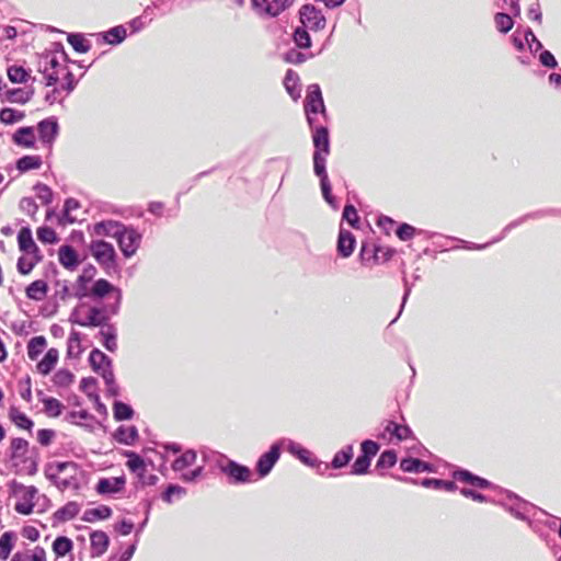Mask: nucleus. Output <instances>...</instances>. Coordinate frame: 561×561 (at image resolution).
I'll return each instance as SVG.
<instances>
[{"label":"nucleus","instance_id":"obj_18","mask_svg":"<svg viewBox=\"0 0 561 561\" xmlns=\"http://www.w3.org/2000/svg\"><path fill=\"white\" fill-rule=\"evenodd\" d=\"M455 480L470 484L479 489H489L492 483L479 476L473 474L469 470L458 469L453 473Z\"/></svg>","mask_w":561,"mask_h":561},{"label":"nucleus","instance_id":"obj_23","mask_svg":"<svg viewBox=\"0 0 561 561\" xmlns=\"http://www.w3.org/2000/svg\"><path fill=\"white\" fill-rule=\"evenodd\" d=\"M535 216H536L535 214H528V215H526V216H524V217H520V218H518V219H516V220H514V221L510 222V224H508V225L503 229L502 234H501L499 238H496V239H494L493 241H491V242H488V243H484V244H478V243H472V242H468V241H461V242L463 243V245H462V247H463L465 249H468V250H482V249L486 248L489 244H491V243H494V242H497V241L502 240V239L505 237V234H506L508 231H511L513 228H515V227H517V226L522 225V224H523V222H525L528 218H533V217H535Z\"/></svg>","mask_w":561,"mask_h":561},{"label":"nucleus","instance_id":"obj_2","mask_svg":"<svg viewBox=\"0 0 561 561\" xmlns=\"http://www.w3.org/2000/svg\"><path fill=\"white\" fill-rule=\"evenodd\" d=\"M10 458L16 474L34 476L38 471L39 453L36 447L28 450V442L24 438H12Z\"/></svg>","mask_w":561,"mask_h":561},{"label":"nucleus","instance_id":"obj_4","mask_svg":"<svg viewBox=\"0 0 561 561\" xmlns=\"http://www.w3.org/2000/svg\"><path fill=\"white\" fill-rule=\"evenodd\" d=\"M217 466L227 476L230 484H244L251 481L252 471L249 467L241 465L219 454Z\"/></svg>","mask_w":561,"mask_h":561},{"label":"nucleus","instance_id":"obj_19","mask_svg":"<svg viewBox=\"0 0 561 561\" xmlns=\"http://www.w3.org/2000/svg\"><path fill=\"white\" fill-rule=\"evenodd\" d=\"M58 259L60 264L69 271H75L80 264L78 252L69 244H64L59 248Z\"/></svg>","mask_w":561,"mask_h":561},{"label":"nucleus","instance_id":"obj_1","mask_svg":"<svg viewBox=\"0 0 561 561\" xmlns=\"http://www.w3.org/2000/svg\"><path fill=\"white\" fill-rule=\"evenodd\" d=\"M312 131V144H313V172L319 178L320 187L324 201L336 208L335 198L332 195V187L327 173V158L330 154V135L327 126L313 123V126H309Z\"/></svg>","mask_w":561,"mask_h":561},{"label":"nucleus","instance_id":"obj_24","mask_svg":"<svg viewBox=\"0 0 561 561\" xmlns=\"http://www.w3.org/2000/svg\"><path fill=\"white\" fill-rule=\"evenodd\" d=\"M139 434L138 430L135 425L131 426H124L121 425L116 428V431L113 434V438L123 445L133 446L136 440L138 439Z\"/></svg>","mask_w":561,"mask_h":561},{"label":"nucleus","instance_id":"obj_13","mask_svg":"<svg viewBox=\"0 0 561 561\" xmlns=\"http://www.w3.org/2000/svg\"><path fill=\"white\" fill-rule=\"evenodd\" d=\"M110 310H107V305L102 308L91 307L89 309L88 317L84 320H75L80 327H106L108 325Z\"/></svg>","mask_w":561,"mask_h":561},{"label":"nucleus","instance_id":"obj_29","mask_svg":"<svg viewBox=\"0 0 561 561\" xmlns=\"http://www.w3.org/2000/svg\"><path fill=\"white\" fill-rule=\"evenodd\" d=\"M37 70L43 73L46 85H55L59 81L57 71H48V53L44 51L38 56Z\"/></svg>","mask_w":561,"mask_h":561},{"label":"nucleus","instance_id":"obj_37","mask_svg":"<svg viewBox=\"0 0 561 561\" xmlns=\"http://www.w3.org/2000/svg\"><path fill=\"white\" fill-rule=\"evenodd\" d=\"M299 76L296 71L288 69L284 78V87L293 100L300 98Z\"/></svg>","mask_w":561,"mask_h":561},{"label":"nucleus","instance_id":"obj_54","mask_svg":"<svg viewBox=\"0 0 561 561\" xmlns=\"http://www.w3.org/2000/svg\"><path fill=\"white\" fill-rule=\"evenodd\" d=\"M25 117L24 112L16 111L11 107H3L0 111V122L5 125H12L21 122Z\"/></svg>","mask_w":561,"mask_h":561},{"label":"nucleus","instance_id":"obj_10","mask_svg":"<svg viewBox=\"0 0 561 561\" xmlns=\"http://www.w3.org/2000/svg\"><path fill=\"white\" fill-rule=\"evenodd\" d=\"M38 138L44 147L51 148L58 134L59 124L55 116L47 117L37 124Z\"/></svg>","mask_w":561,"mask_h":561},{"label":"nucleus","instance_id":"obj_45","mask_svg":"<svg viewBox=\"0 0 561 561\" xmlns=\"http://www.w3.org/2000/svg\"><path fill=\"white\" fill-rule=\"evenodd\" d=\"M421 485L424 488H432L435 490H445L448 492H453L457 489V485L454 481L436 479V478H424L421 481Z\"/></svg>","mask_w":561,"mask_h":561},{"label":"nucleus","instance_id":"obj_51","mask_svg":"<svg viewBox=\"0 0 561 561\" xmlns=\"http://www.w3.org/2000/svg\"><path fill=\"white\" fill-rule=\"evenodd\" d=\"M73 549V542L66 536H58L53 542V551L56 557H65Z\"/></svg>","mask_w":561,"mask_h":561},{"label":"nucleus","instance_id":"obj_16","mask_svg":"<svg viewBox=\"0 0 561 561\" xmlns=\"http://www.w3.org/2000/svg\"><path fill=\"white\" fill-rule=\"evenodd\" d=\"M124 224L116 220H102L93 226L94 234L99 237H111L116 241L119 237L121 231H124Z\"/></svg>","mask_w":561,"mask_h":561},{"label":"nucleus","instance_id":"obj_31","mask_svg":"<svg viewBox=\"0 0 561 561\" xmlns=\"http://www.w3.org/2000/svg\"><path fill=\"white\" fill-rule=\"evenodd\" d=\"M89 363L91 368L98 374L104 369V367L112 366V359L99 348H93L89 355Z\"/></svg>","mask_w":561,"mask_h":561},{"label":"nucleus","instance_id":"obj_46","mask_svg":"<svg viewBox=\"0 0 561 561\" xmlns=\"http://www.w3.org/2000/svg\"><path fill=\"white\" fill-rule=\"evenodd\" d=\"M46 339L43 335L33 336L27 342V356L30 359L35 360L39 354L43 353V351L46 347Z\"/></svg>","mask_w":561,"mask_h":561},{"label":"nucleus","instance_id":"obj_53","mask_svg":"<svg viewBox=\"0 0 561 561\" xmlns=\"http://www.w3.org/2000/svg\"><path fill=\"white\" fill-rule=\"evenodd\" d=\"M7 75L12 83H25L30 78L28 71L24 67L16 65L10 66L7 69Z\"/></svg>","mask_w":561,"mask_h":561},{"label":"nucleus","instance_id":"obj_61","mask_svg":"<svg viewBox=\"0 0 561 561\" xmlns=\"http://www.w3.org/2000/svg\"><path fill=\"white\" fill-rule=\"evenodd\" d=\"M45 412L53 417H57L62 412V404L59 400L48 397L43 399Z\"/></svg>","mask_w":561,"mask_h":561},{"label":"nucleus","instance_id":"obj_5","mask_svg":"<svg viewBox=\"0 0 561 561\" xmlns=\"http://www.w3.org/2000/svg\"><path fill=\"white\" fill-rule=\"evenodd\" d=\"M110 294H114V301L107 304V310H110L111 314H117L121 309L123 294H122L121 288L114 286L108 280H106L104 278H100V279L95 280L93 283L91 289L89 290L88 297H92L94 299H101Z\"/></svg>","mask_w":561,"mask_h":561},{"label":"nucleus","instance_id":"obj_17","mask_svg":"<svg viewBox=\"0 0 561 561\" xmlns=\"http://www.w3.org/2000/svg\"><path fill=\"white\" fill-rule=\"evenodd\" d=\"M355 244L356 240L354 234L351 231L341 228L336 244L337 254L343 259L350 257L354 252Z\"/></svg>","mask_w":561,"mask_h":561},{"label":"nucleus","instance_id":"obj_38","mask_svg":"<svg viewBox=\"0 0 561 561\" xmlns=\"http://www.w3.org/2000/svg\"><path fill=\"white\" fill-rule=\"evenodd\" d=\"M112 516V508L107 505H99L94 508L87 510L82 515V520L94 523L101 519H107Z\"/></svg>","mask_w":561,"mask_h":561},{"label":"nucleus","instance_id":"obj_14","mask_svg":"<svg viewBox=\"0 0 561 561\" xmlns=\"http://www.w3.org/2000/svg\"><path fill=\"white\" fill-rule=\"evenodd\" d=\"M96 275V268L92 264L83 267L82 273L78 276L73 287V296L78 299H83L89 296L88 285L93 280Z\"/></svg>","mask_w":561,"mask_h":561},{"label":"nucleus","instance_id":"obj_35","mask_svg":"<svg viewBox=\"0 0 561 561\" xmlns=\"http://www.w3.org/2000/svg\"><path fill=\"white\" fill-rule=\"evenodd\" d=\"M9 419L10 421L21 430H25L31 432L34 422L23 412H21L16 407H11L9 410Z\"/></svg>","mask_w":561,"mask_h":561},{"label":"nucleus","instance_id":"obj_33","mask_svg":"<svg viewBox=\"0 0 561 561\" xmlns=\"http://www.w3.org/2000/svg\"><path fill=\"white\" fill-rule=\"evenodd\" d=\"M353 455H354V451H353V446L352 445H346L345 447H343L341 450H339L330 465H325V468H333V469H342L344 467H346L350 461L352 460L353 458Z\"/></svg>","mask_w":561,"mask_h":561},{"label":"nucleus","instance_id":"obj_20","mask_svg":"<svg viewBox=\"0 0 561 561\" xmlns=\"http://www.w3.org/2000/svg\"><path fill=\"white\" fill-rule=\"evenodd\" d=\"M400 469L410 473L433 472L434 466L419 458L405 457L400 461Z\"/></svg>","mask_w":561,"mask_h":561},{"label":"nucleus","instance_id":"obj_60","mask_svg":"<svg viewBox=\"0 0 561 561\" xmlns=\"http://www.w3.org/2000/svg\"><path fill=\"white\" fill-rule=\"evenodd\" d=\"M75 375L68 369H59L55 373L53 381L57 387H68L73 382Z\"/></svg>","mask_w":561,"mask_h":561},{"label":"nucleus","instance_id":"obj_57","mask_svg":"<svg viewBox=\"0 0 561 561\" xmlns=\"http://www.w3.org/2000/svg\"><path fill=\"white\" fill-rule=\"evenodd\" d=\"M98 380L94 377H84L80 381V389L90 399L99 401V394L96 393Z\"/></svg>","mask_w":561,"mask_h":561},{"label":"nucleus","instance_id":"obj_22","mask_svg":"<svg viewBox=\"0 0 561 561\" xmlns=\"http://www.w3.org/2000/svg\"><path fill=\"white\" fill-rule=\"evenodd\" d=\"M18 243L19 249L23 253H39V249L36 245L33 236L32 230L30 227H22L20 231L18 232Z\"/></svg>","mask_w":561,"mask_h":561},{"label":"nucleus","instance_id":"obj_44","mask_svg":"<svg viewBox=\"0 0 561 561\" xmlns=\"http://www.w3.org/2000/svg\"><path fill=\"white\" fill-rule=\"evenodd\" d=\"M79 207L80 203L76 198H67L64 204L62 215L58 219L59 224L66 226L68 224L76 222L77 219L71 216V211L78 209Z\"/></svg>","mask_w":561,"mask_h":561},{"label":"nucleus","instance_id":"obj_56","mask_svg":"<svg viewBox=\"0 0 561 561\" xmlns=\"http://www.w3.org/2000/svg\"><path fill=\"white\" fill-rule=\"evenodd\" d=\"M293 39L298 48L306 49L311 46V37L304 25L294 31Z\"/></svg>","mask_w":561,"mask_h":561},{"label":"nucleus","instance_id":"obj_15","mask_svg":"<svg viewBox=\"0 0 561 561\" xmlns=\"http://www.w3.org/2000/svg\"><path fill=\"white\" fill-rule=\"evenodd\" d=\"M125 484V476L101 478L95 485V491L101 495L116 494L124 490Z\"/></svg>","mask_w":561,"mask_h":561},{"label":"nucleus","instance_id":"obj_36","mask_svg":"<svg viewBox=\"0 0 561 561\" xmlns=\"http://www.w3.org/2000/svg\"><path fill=\"white\" fill-rule=\"evenodd\" d=\"M30 257L20 256L16 263V268L20 274L27 275L32 272L37 263L43 260V255L39 253H25Z\"/></svg>","mask_w":561,"mask_h":561},{"label":"nucleus","instance_id":"obj_52","mask_svg":"<svg viewBox=\"0 0 561 561\" xmlns=\"http://www.w3.org/2000/svg\"><path fill=\"white\" fill-rule=\"evenodd\" d=\"M81 333L78 331H71L68 343H67V355L71 358H77L80 356L81 350Z\"/></svg>","mask_w":561,"mask_h":561},{"label":"nucleus","instance_id":"obj_58","mask_svg":"<svg viewBox=\"0 0 561 561\" xmlns=\"http://www.w3.org/2000/svg\"><path fill=\"white\" fill-rule=\"evenodd\" d=\"M33 190L36 192V196L37 198L44 204V205H49L53 203V199H54V193L51 191V188L44 184V183H36L34 186H33Z\"/></svg>","mask_w":561,"mask_h":561},{"label":"nucleus","instance_id":"obj_49","mask_svg":"<svg viewBox=\"0 0 561 561\" xmlns=\"http://www.w3.org/2000/svg\"><path fill=\"white\" fill-rule=\"evenodd\" d=\"M293 3L294 0H272L271 4L264 8V14L270 18H276L290 8Z\"/></svg>","mask_w":561,"mask_h":561},{"label":"nucleus","instance_id":"obj_28","mask_svg":"<svg viewBox=\"0 0 561 561\" xmlns=\"http://www.w3.org/2000/svg\"><path fill=\"white\" fill-rule=\"evenodd\" d=\"M79 512L80 505L77 502L71 501L68 502L62 507L58 508L54 513L53 518L55 523H65L75 518L79 514Z\"/></svg>","mask_w":561,"mask_h":561},{"label":"nucleus","instance_id":"obj_21","mask_svg":"<svg viewBox=\"0 0 561 561\" xmlns=\"http://www.w3.org/2000/svg\"><path fill=\"white\" fill-rule=\"evenodd\" d=\"M12 140L16 146L23 148H34L36 138L32 126L20 127L12 136Z\"/></svg>","mask_w":561,"mask_h":561},{"label":"nucleus","instance_id":"obj_63","mask_svg":"<svg viewBox=\"0 0 561 561\" xmlns=\"http://www.w3.org/2000/svg\"><path fill=\"white\" fill-rule=\"evenodd\" d=\"M186 494L185 488L179 485V484H169L164 492L162 493L161 497L165 503L171 504L173 502V496L176 495L178 497H182Z\"/></svg>","mask_w":561,"mask_h":561},{"label":"nucleus","instance_id":"obj_7","mask_svg":"<svg viewBox=\"0 0 561 561\" xmlns=\"http://www.w3.org/2000/svg\"><path fill=\"white\" fill-rule=\"evenodd\" d=\"M283 447L284 444L282 438L273 443L270 449L259 457L255 463V471L260 478H265L267 474H270V472L272 471V469L274 468V466L276 465L280 457V451Z\"/></svg>","mask_w":561,"mask_h":561},{"label":"nucleus","instance_id":"obj_25","mask_svg":"<svg viewBox=\"0 0 561 561\" xmlns=\"http://www.w3.org/2000/svg\"><path fill=\"white\" fill-rule=\"evenodd\" d=\"M90 540L93 557H100L106 552L110 545V538L106 533L102 530H94L90 535Z\"/></svg>","mask_w":561,"mask_h":561},{"label":"nucleus","instance_id":"obj_64","mask_svg":"<svg viewBox=\"0 0 561 561\" xmlns=\"http://www.w3.org/2000/svg\"><path fill=\"white\" fill-rule=\"evenodd\" d=\"M37 239L45 244H54L58 241L56 231L47 226L37 229Z\"/></svg>","mask_w":561,"mask_h":561},{"label":"nucleus","instance_id":"obj_27","mask_svg":"<svg viewBox=\"0 0 561 561\" xmlns=\"http://www.w3.org/2000/svg\"><path fill=\"white\" fill-rule=\"evenodd\" d=\"M385 433L389 434L391 438H396L398 442H402L412 436V430L408 425L399 424L394 421H388L385 426ZM386 434L381 437L385 438Z\"/></svg>","mask_w":561,"mask_h":561},{"label":"nucleus","instance_id":"obj_30","mask_svg":"<svg viewBox=\"0 0 561 561\" xmlns=\"http://www.w3.org/2000/svg\"><path fill=\"white\" fill-rule=\"evenodd\" d=\"M381 252V247H377L375 243L370 242H362L360 251H359V259L363 264H367L370 261H374L375 263H379Z\"/></svg>","mask_w":561,"mask_h":561},{"label":"nucleus","instance_id":"obj_11","mask_svg":"<svg viewBox=\"0 0 561 561\" xmlns=\"http://www.w3.org/2000/svg\"><path fill=\"white\" fill-rule=\"evenodd\" d=\"M283 444L286 450L293 456L297 457L302 463L309 467H320L321 461H319L310 450L301 446L300 444L294 442L289 438H283Z\"/></svg>","mask_w":561,"mask_h":561},{"label":"nucleus","instance_id":"obj_40","mask_svg":"<svg viewBox=\"0 0 561 561\" xmlns=\"http://www.w3.org/2000/svg\"><path fill=\"white\" fill-rule=\"evenodd\" d=\"M125 456L127 457L126 466L127 468L137 476H142L146 471V462L145 460L135 451L127 450L125 451Z\"/></svg>","mask_w":561,"mask_h":561},{"label":"nucleus","instance_id":"obj_42","mask_svg":"<svg viewBox=\"0 0 561 561\" xmlns=\"http://www.w3.org/2000/svg\"><path fill=\"white\" fill-rule=\"evenodd\" d=\"M43 164V160L41 156H23L16 161V169L21 173H25L31 170L39 169Z\"/></svg>","mask_w":561,"mask_h":561},{"label":"nucleus","instance_id":"obj_34","mask_svg":"<svg viewBox=\"0 0 561 561\" xmlns=\"http://www.w3.org/2000/svg\"><path fill=\"white\" fill-rule=\"evenodd\" d=\"M48 291V285L43 279L32 282L26 288L25 294L28 299L41 301L43 300Z\"/></svg>","mask_w":561,"mask_h":561},{"label":"nucleus","instance_id":"obj_43","mask_svg":"<svg viewBox=\"0 0 561 561\" xmlns=\"http://www.w3.org/2000/svg\"><path fill=\"white\" fill-rule=\"evenodd\" d=\"M134 414V409L129 404L118 400L114 401L113 416L117 422L131 420Z\"/></svg>","mask_w":561,"mask_h":561},{"label":"nucleus","instance_id":"obj_62","mask_svg":"<svg viewBox=\"0 0 561 561\" xmlns=\"http://www.w3.org/2000/svg\"><path fill=\"white\" fill-rule=\"evenodd\" d=\"M380 445L371 439H365L360 444V456L369 459H371L377 455L379 451Z\"/></svg>","mask_w":561,"mask_h":561},{"label":"nucleus","instance_id":"obj_48","mask_svg":"<svg viewBox=\"0 0 561 561\" xmlns=\"http://www.w3.org/2000/svg\"><path fill=\"white\" fill-rule=\"evenodd\" d=\"M67 41L77 53L85 54L91 49V43L81 33L68 34Z\"/></svg>","mask_w":561,"mask_h":561},{"label":"nucleus","instance_id":"obj_26","mask_svg":"<svg viewBox=\"0 0 561 561\" xmlns=\"http://www.w3.org/2000/svg\"><path fill=\"white\" fill-rule=\"evenodd\" d=\"M34 94V89H9L4 92L2 102H9V103H18V104H25L27 103Z\"/></svg>","mask_w":561,"mask_h":561},{"label":"nucleus","instance_id":"obj_41","mask_svg":"<svg viewBox=\"0 0 561 561\" xmlns=\"http://www.w3.org/2000/svg\"><path fill=\"white\" fill-rule=\"evenodd\" d=\"M127 36V30L124 25H117L102 33V37L105 43L110 45H118Z\"/></svg>","mask_w":561,"mask_h":561},{"label":"nucleus","instance_id":"obj_12","mask_svg":"<svg viewBox=\"0 0 561 561\" xmlns=\"http://www.w3.org/2000/svg\"><path fill=\"white\" fill-rule=\"evenodd\" d=\"M503 505L517 519L529 522V512L534 508L530 503L515 494L508 493L507 502L503 503Z\"/></svg>","mask_w":561,"mask_h":561},{"label":"nucleus","instance_id":"obj_6","mask_svg":"<svg viewBox=\"0 0 561 561\" xmlns=\"http://www.w3.org/2000/svg\"><path fill=\"white\" fill-rule=\"evenodd\" d=\"M91 253L96 262L110 274L111 270L116 268V252L113 244L104 241H92L90 245Z\"/></svg>","mask_w":561,"mask_h":561},{"label":"nucleus","instance_id":"obj_8","mask_svg":"<svg viewBox=\"0 0 561 561\" xmlns=\"http://www.w3.org/2000/svg\"><path fill=\"white\" fill-rule=\"evenodd\" d=\"M117 239V244L125 257H131L140 247L141 233L133 226H124Z\"/></svg>","mask_w":561,"mask_h":561},{"label":"nucleus","instance_id":"obj_47","mask_svg":"<svg viewBox=\"0 0 561 561\" xmlns=\"http://www.w3.org/2000/svg\"><path fill=\"white\" fill-rule=\"evenodd\" d=\"M196 458V451L194 449H187L172 462V469L174 471H182L185 468L194 465Z\"/></svg>","mask_w":561,"mask_h":561},{"label":"nucleus","instance_id":"obj_3","mask_svg":"<svg viewBox=\"0 0 561 561\" xmlns=\"http://www.w3.org/2000/svg\"><path fill=\"white\" fill-rule=\"evenodd\" d=\"M304 110L309 126H313V123L317 122V114H321L324 119L328 118L327 108L319 84L312 83L308 85L304 101Z\"/></svg>","mask_w":561,"mask_h":561},{"label":"nucleus","instance_id":"obj_55","mask_svg":"<svg viewBox=\"0 0 561 561\" xmlns=\"http://www.w3.org/2000/svg\"><path fill=\"white\" fill-rule=\"evenodd\" d=\"M494 23L496 30L503 34L508 33L514 26L513 18L508 13L504 12H497L494 15Z\"/></svg>","mask_w":561,"mask_h":561},{"label":"nucleus","instance_id":"obj_9","mask_svg":"<svg viewBox=\"0 0 561 561\" xmlns=\"http://www.w3.org/2000/svg\"><path fill=\"white\" fill-rule=\"evenodd\" d=\"M299 18L302 25L311 31H321L325 27L327 19L322 11L313 4H304L299 9Z\"/></svg>","mask_w":561,"mask_h":561},{"label":"nucleus","instance_id":"obj_59","mask_svg":"<svg viewBox=\"0 0 561 561\" xmlns=\"http://www.w3.org/2000/svg\"><path fill=\"white\" fill-rule=\"evenodd\" d=\"M397 460V453L393 449H387L380 454L376 467L380 469H389L396 465Z\"/></svg>","mask_w":561,"mask_h":561},{"label":"nucleus","instance_id":"obj_50","mask_svg":"<svg viewBox=\"0 0 561 561\" xmlns=\"http://www.w3.org/2000/svg\"><path fill=\"white\" fill-rule=\"evenodd\" d=\"M15 535L13 531H5L0 537V560L5 561L13 547H14Z\"/></svg>","mask_w":561,"mask_h":561},{"label":"nucleus","instance_id":"obj_39","mask_svg":"<svg viewBox=\"0 0 561 561\" xmlns=\"http://www.w3.org/2000/svg\"><path fill=\"white\" fill-rule=\"evenodd\" d=\"M99 335L102 337V344L108 352L117 350V332L114 324H108L105 330H101Z\"/></svg>","mask_w":561,"mask_h":561},{"label":"nucleus","instance_id":"obj_32","mask_svg":"<svg viewBox=\"0 0 561 561\" xmlns=\"http://www.w3.org/2000/svg\"><path fill=\"white\" fill-rule=\"evenodd\" d=\"M59 357V352L57 348H49L42 360L37 364V370L39 374L46 376L48 375L56 366Z\"/></svg>","mask_w":561,"mask_h":561}]
</instances>
